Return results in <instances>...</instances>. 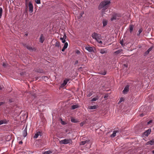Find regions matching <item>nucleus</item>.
Listing matches in <instances>:
<instances>
[{
	"instance_id": "obj_30",
	"label": "nucleus",
	"mask_w": 154,
	"mask_h": 154,
	"mask_svg": "<svg viewBox=\"0 0 154 154\" xmlns=\"http://www.w3.org/2000/svg\"><path fill=\"white\" fill-rule=\"evenodd\" d=\"M71 121L72 122L74 123H76L77 122V120L74 118L72 119Z\"/></svg>"
},
{
	"instance_id": "obj_23",
	"label": "nucleus",
	"mask_w": 154,
	"mask_h": 154,
	"mask_svg": "<svg viewBox=\"0 0 154 154\" xmlns=\"http://www.w3.org/2000/svg\"><path fill=\"white\" fill-rule=\"evenodd\" d=\"M103 26H105L107 25V21L106 20H103Z\"/></svg>"
},
{
	"instance_id": "obj_25",
	"label": "nucleus",
	"mask_w": 154,
	"mask_h": 154,
	"mask_svg": "<svg viewBox=\"0 0 154 154\" xmlns=\"http://www.w3.org/2000/svg\"><path fill=\"white\" fill-rule=\"evenodd\" d=\"M3 10L1 7H0V18H1L2 13Z\"/></svg>"
},
{
	"instance_id": "obj_53",
	"label": "nucleus",
	"mask_w": 154,
	"mask_h": 154,
	"mask_svg": "<svg viewBox=\"0 0 154 154\" xmlns=\"http://www.w3.org/2000/svg\"><path fill=\"white\" fill-rule=\"evenodd\" d=\"M152 153L153 154H154V150H152Z\"/></svg>"
},
{
	"instance_id": "obj_43",
	"label": "nucleus",
	"mask_w": 154,
	"mask_h": 154,
	"mask_svg": "<svg viewBox=\"0 0 154 154\" xmlns=\"http://www.w3.org/2000/svg\"><path fill=\"white\" fill-rule=\"evenodd\" d=\"M66 48H64V47H63V48L62 49V51L63 52V51H65V50L66 49Z\"/></svg>"
},
{
	"instance_id": "obj_1",
	"label": "nucleus",
	"mask_w": 154,
	"mask_h": 154,
	"mask_svg": "<svg viewBox=\"0 0 154 154\" xmlns=\"http://www.w3.org/2000/svg\"><path fill=\"white\" fill-rule=\"evenodd\" d=\"M110 3V2L108 0H104L102 1L98 6V9L101 10L102 12H104L109 7Z\"/></svg>"
},
{
	"instance_id": "obj_18",
	"label": "nucleus",
	"mask_w": 154,
	"mask_h": 154,
	"mask_svg": "<svg viewBox=\"0 0 154 154\" xmlns=\"http://www.w3.org/2000/svg\"><path fill=\"white\" fill-rule=\"evenodd\" d=\"M97 108V106L95 105L91 106L88 107V109H94Z\"/></svg>"
},
{
	"instance_id": "obj_12",
	"label": "nucleus",
	"mask_w": 154,
	"mask_h": 154,
	"mask_svg": "<svg viewBox=\"0 0 154 154\" xmlns=\"http://www.w3.org/2000/svg\"><path fill=\"white\" fill-rule=\"evenodd\" d=\"M39 136H41L42 133L41 132L38 131L35 134V135L34 136V138H37Z\"/></svg>"
},
{
	"instance_id": "obj_28",
	"label": "nucleus",
	"mask_w": 154,
	"mask_h": 154,
	"mask_svg": "<svg viewBox=\"0 0 154 154\" xmlns=\"http://www.w3.org/2000/svg\"><path fill=\"white\" fill-rule=\"evenodd\" d=\"M101 38H98V39H97L96 40L98 43H101V44L102 43V42L100 40L101 39Z\"/></svg>"
},
{
	"instance_id": "obj_9",
	"label": "nucleus",
	"mask_w": 154,
	"mask_h": 154,
	"mask_svg": "<svg viewBox=\"0 0 154 154\" xmlns=\"http://www.w3.org/2000/svg\"><path fill=\"white\" fill-rule=\"evenodd\" d=\"M69 81V79H67L64 80L63 82L61 85V87H63L65 86L67 84V82Z\"/></svg>"
},
{
	"instance_id": "obj_14",
	"label": "nucleus",
	"mask_w": 154,
	"mask_h": 154,
	"mask_svg": "<svg viewBox=\"0 0 154 154\" xmlns=\"http://www.w3.org/2000/svg\"><path fill=\"white\" fill-rule=\"evenodd\" d=\"M117 17V14H114L112 16V18L111 19V20L113 21L114 20H116Z\"/></svg>"
},
{
	"instance_id": "obj_6",
	"label": "nucleus",
	"mask_w": 154,
	"mask_h": 154,
	"mask_svg": "<svg viewBox=\"0 0 154 154\" xmlns=\"http://www.w3.org/2000/svg\"><path fill=\"white\" fill-rule=\"evenodd\" d=\"M85 49L89 52H94L93 48L91 47H86L85 48Z\"/></svg>"
},
{
	"instance_id": "obj_50",
	"label": "nucleus",
	"mask_w": 154,
	"mask_h": 154,
	"mask_svg": "<svg viewBox=\"0 0 154 154\" xmlns=\"http://www.w3.org/2000/svg\"><path fill=\"white\" fill-rule=\"evenodd\" d=\"M76 53L78 54L80 53V51H76Z\"/></svg>"
},
{
	"instance_id": "obj_37",
	"label": "nucleus",
	"mask_w": 154,
	"mask_h": 154,
	"mask_svg": "<svg viewBox=\"0 0 154 154\" xmlns=\"http://www.w3.org/2000/svg\"><path fill=\"white\" fill-rule=\"evenodd\" d=\"M66 36L65 34H64L63 37L61 38H63V39H66Z\"/></svg>"
},
{
	"instance_id": "obj_34",
	"label": "nucleus",
	"mask_w": 154,
	"mask_h": 154,
	"mask_svg": "<svg viewBox=\"0 0 154 154\" xmlns=\"http://www.w3.org/2000/svg\"><path fill=\"white\" fill-rule=\"evenodd\" d=\"M152 120H150L148 122H147V125H148L149 124H150L151 125H152L151 124L152 123Z\"/></svg>"
},
{
	"instance_id": "obj_19",
	"label": "nucleus",
	"mask_w": 154,
	"mask_h": 154,
	"mask_svg": "<svg viewBox=\"0 0 154 154\" xmlns=\"http://www.w3.org/2000/svg\"><path fill=\"white\" fill-rule=\"evenodd\" d=\"M134 28V26L133 25H130L129 26V29H130V33H131L133 31V29Z\"/></svg>"
},
{
	"instance_id": "obj_24",
	"label": "nucleus",
	"mask_w": 154,
	"mask_h": 154,
	"mask_svg": "<svg viewBox=\"0 0 154 154\" xmlns=\"http://www.w3.org/2000/svg\"><path fill=\"white\" fill-rule=\"evenodd\" d=\"M142 29H139L138 32L137 33V35L139 36L140 34V33L142 32Z\"/></svg>"
},
{
	"instance_id": "obj_46",
	"label": "nucleus",
	"mask_w": 154,
	"mask_h": 154,
	"mask_svg": "<svg viewBox=\"0 0 154 154\" xmlns=\"http://www.w3.org/2000/svg\"><path fill=\"white\" fill-rule=\"evenodd\" d=\"M120 44L122 45H123V41H121L120 42Z\"/></svg>"
},
{
	"instance_id": "obj_4",
	"label": "nucleus",
	"mask_w": 154,
	"mask_h": 154,
	"mask_svg": "<svg viewBox=\"0 0 154 154\" xmlns=\"http://www.w3.org/2000/svg\"><path fill=\"white\" fill-rule=\"evenodd\" d=\"M70 141V140L65 139L60 141V144H66L68 143H69Z\"/></svg>"
},
{
	"instance_id": "obj_32",
	"label": "nucleus",
	"mask_w": 154,
	"mask_h": 154,
	"mask_svg": "<svg viewBox=\"0 0 154 154\" xmlns=\"http://www.w3.org/2000/svg\"><path fill=\"white\" fill-rule=\"evenodd\" d=\"M35 3L38 4H39L41 3L40 0H35Z\"/></svg>"
},
{
	"instance_id": "obj_36",
	"label": "nucleus",
	"mask_w": 154,
	"mask_h": 154,
	"mask_svg": "<svg viewBox=\"0 0 154 154\" xmlns=\"http://www.w3.org/2000/svg\"><path fill=\"white\" fill-rule=\"evenodd\" d=\"M60 39L62 41V42L63 43H65L66 42V39H63V38H60Z\"/></svg>"
},
{
	"instance_id": "obj_33",
	"label": "nucleus",
	"mask_w": 154,
	"mask_h": 154,
	"mask_svg": "<svg viewBox=\"0 0 154 154\" xmlns=\"http://www.w3.org/2000/svg\"><path fill=\"white\" fill-rule=\"evenodd\" d=\"M68 44L67 42L65 43V44L64 45V46L63 47L64 48H66L68 47Z\"/></svg>"
},
{
	"instance_id": "obj_8",
	"label": "nucleus",
	"mask_w": 154,
	"mask_h": 154,
	"mask_svg": "<svg viewBox=\"0 0 154 154\" xmlns=\"http://www.w3.org/2000/svg\"><path fill=\"white\" fill-rule=\"evenodd\" d=\"M100 53L102 54H105L107 53V51L106 49H103L99 50Z\"/></svg>"
},
{
	"instance_id": "obj_45",
	"label": "nucleus",
	"mask_w": 154,
	"mask_h": 154,
	"mask_svg": "<svg viewBox=\"0 0 154 154\" xmlns=\"http://www.w3.org/2000/svg\"><path fill=\"white\" fill-rule=\"evenodd\" d=\"M4 102H0V106H1L2 105L4 104Z\"/></svg>"
},
{
	"instance_id": "obj_17",
	"label": "nucleus",
	"mask_w": 154,
	"mask_h": 154,
	"mask_svg": "<svg viewBox=\"0 0 154 154\" xmlns=\"http://www.w3.org/2000/svg\"><path fill=\"white\" fill-rule=\"evenodd\" d=\"M89 141V140H87L82 141L80 142V145H84L85 144V143H88Z\"/></svg>"
},
{
	"instance_id": "obj_27",
	"label": "nucleus",
	"mask_w": 154,
	"mask_h": 154,
	"mask_svg": "<svg viewBox=\"0 0 154 154\" xmlns=\"http://www.w3.org/2000/svg\"><path fill=\"white\" fill-rule=\"evenodd\" d=\"M26 48L30 51H32L33 50V48L29 46H26Z\"/></svg>"
},
{
	"instance_id": "obj_41",
	"label": "nucleus",
	"mask_w": 154,
	"mask_h": 154,
	"mask_svg": "<svg viewBox=\"0 0 154 154\" xmlns=\"http://www.w3.org/2000/svg\"><path fill=\"white\" fill-rule=\"evenodd\" d=\"M123 101V98H121L120 100L119 101V103H121Z\"/></svg>"
},
{
	"instance_id": "obj_22",
	"label": "nucleus",
	"mask_w": 154,
	"mask_h": 154,
	"mask_svg": "<svg viewBox=\"0 0 154 154\" xmlns=\"http://www.w3.org/2000/svg\"><path fill=\"white\" fill-rule=\"evenodd\" d=\"M106 71H104L103 72H99V74H100L105 75L106 74Z\"/></svg>"
},
{
	"instance_id": "obj_29",
	"label": "nucleus",
	"mask_w": 154,
	"mask_h": 154,
	"mask_svg": "<svg viewBox=\"0 0 154 154\" xmlns=\"http://www.w3.org/2000/svg\"><path fill=\"white\" fill-rule=\"evenodd\" d=\"M98 99V98L97 97H94L91 100V101H96Z\"/></svg>"
},
{
	"instance_id": "obj_11",
	"label": "nucleus",
	"mask_w": 154,
	"mask_h": 154,
	"mask_svg": "<svg viewBox=\"0 0 154 154\" xmlns=\"http://www.w3.org/2000/svg\"><path fill=\"white\" fill-rule=\"evenodd\" d=\"M119 132L118 130L114 131H113L112 134L111 135L110 137L112 138L115 137L116 135V133Z\"/></svg>"
},
{
	"instance_id": "obj_51",
	"label": "nucleus",
	"mask_w": 154,
	"mask_h": 154,
	"mask_svg": "<svg viewBox=\"0 0 154 154\" xmlns=\"http://www.w3.org/2000/svg\"><path fill=\"white\" fill-rule=\"evenodd\" d=\"M25 35L26 36H27L28 35V33H26L25 34Z\"/></svg>"
},
{
	"instance_id": "obj_26",
	"label": "nucleus",
	"mask_w": 154,
	"mask_h": 154,
	"mask_svg": "<svg viewBox=\"0 0 154 154\" xmlns=\"http://www.w3.org/2000/svg\"><path fill=\"white\" fill-rule=\"evenodd\" d=\"M77 107L78 106L76 105H73L72 106V108L73 109H74L76 108H77Z\"/></svg>"
},
{
	"instance_id": "obj_42",
	"label": "nucleus",
	"mask_w": 154,
	"mask_h": 154,
	"mask_svg": "<svg viewBox=\"0 0 154 154\" xmlns=\"http://www.w3.org/2000/svg\"><path fill=\"white\" fill-rule=\"evenodd\" d=\"M108 97V94H106L104 97V98H107Z\"/></svg>"
},
{
	"instance_id": "obj_40",
	"label": "nucleus",
	"mask_w": 154,
	"mask_h": 154,
	"mask_svg": "<svg viewBox=\"0 0 154 154\" xmlns=\"http://www.w3.org/2000/svg\"><path fill=\"white\" fill-rule=\"evenodd\" d=\"M92 95V93H89V94L87 95V96L88 97H90L91 96V95Z\"/></svg>"
},
{
	"instance_id": "obj_35",
	"label": "nucleus",
	"mask_w": 154,
	"mask_h": 154,
	"mask_svg": "<svg viewBox=\"0 0 154 154\" xmlns=\"http://www.w3.org/2000/svg\"><path fill=\"white\" fill-rule=\"evenodd\" d=\"M29 1V0H25V5L26 7H27L28 3Z\"/></svg>"
},
{
	"instance_id": "obj_16",
	"label": "nucleus",
	"mask_w": 154,
	"mask_h": 154,
	"mask_svg": "<svg viewBox=\"0 0 154 154\" xmlns=\"http://www.w3.org/2000/svg\"><path fill=\"white\" fill-rule=\"evenodd\" d=\"M27 134V129L26 128H25L23 131V135L24 137H26Z\"/></svg>"
},
{
	"instance_id": "obj_20",
	"label": "nucleus",
	"mask_w": 154,
	"mask_h": 154,
	"mask_svg": "<svg viewBox=\"0 0 154 154\" xmlns=\"http://www.w3.org/2000/svg\"><path fill=\"white\" fill-rule=\"evenodd\" d=\"M152 49V47H150L145 52V54L146 55L148 54L149 52L150 51H151Z\"/></svg>"
},
{
	"instance_id": "obj_15",
	"label": "nucleus",
	"mask_w": 154,
	"mask_h": 154,
	"mask_svg": "<svg viewBox=\"0 0 154 154\" xmlns=\"http://www.w3.org/2000/svg\"><path fill=\"white\" fill-rule=\"evenodd\" d=\"M154 144V140H151L148 141L146 143V145H152Z\"/></svg>"
},
{
	"instance_id": "obj_21",
	"label": "nucleus",
	"mask_w": 154,
	"mask_h": 154,
	"mask_svg": "<svg viewBox=\"0 0 154 154\" xmlns=\"http://www.w3.org/2000/svg\"><path fill=\"white\" fill-rule=\"evenodd\" d=\"M52 153V152L50 150H49L46 151H45L44 152L43 154H50V153Z\"/></svg>"
},
{
	"instance_id": "obj_31",
	"label": "nucleus",
	"mask_w": 154,
	"mask_h": 154,
	"mask_svg": "<svg viewBox=\"0 0 154 154\" xmlns=\"http://www.w3.org/2000/svg\"><path fill=\"white\" fill-rule=\"evenodd\" d=\"M55 45L56 47H59L60 46L59 42L57 41L55 44Z\"/></svg>"
},
{
	"instance_id": "obj_48",
	"label": "nucleus",
	"mask_w": 154,
	"mask_h": 154,
	"mask_svg": "<svg viewBox=\"0 0 154 154\" xmlns=\"http://www.w3.org/2000/svg\"><path fill=\"white\" fill-rule=\"evenodd\" d=\"M84 124V123L82 122V123H80V125H81V126H82Z\"/></svg>"
},
{
	"instance_id": "obj_52",
	"label": "nucleus",
	"mask_w": 154,
	"mask_h": 154,
	"mask_svg": "<svg viewBox=\"0 0 154 154\" xmlns=\"http://www.w3.org/2000/svg\"><path fill=\"white\" fill-rule=\"evenodd\" d=\"M140 116L142 117V116H143V114H140Z\"/></svg>"
},
{
	"instance_id": "obj_2",
	"label": "nucleus",
	"mask_w": 154,
	"mask_h": 154,
	"mask_svg": "<svg viewBox=\"0 0 154 154\" xmlns=\"http://www.w3.org/2000/svg\"><path fill=\"white\" fill-rule=\"evenodd\" d=\"M92 37L93 39H94L96 40L98 39V38H101L100 34H98L95 32H94L92 34Z\"/></svg>"
},
{
	"instance_id": "obj_44",
	"label": "nucleus",
	"mask_w": 154,
	"mask_h": 154,
	"mask_svg": "<svg viewBox=\"0 0 154 154\" xmlns=\"http://www.w3.org/2000/svg\"><path fill=\"white\" fill-rule=\"evenodd\" d=\"M3 87L2 85H0V90H2Z\"/></svg>"
},
{
	"instance_id": "obj_10",
	"label": "nucleus",
	"mask_w": 154,
	"mask_h": 154,
	"mask_svg": "<svg viewBox=\"0 0 154 154\" xmlns=\"http://www.w3.org/2000/svg\"><path fill=\"white\" fill-rule=\"evenodd\" d=\"M45 40V38L44 36V35L43 34H42L39 38V41L40 42L42 43Z\"/></svg>"
},
{
	"instance_id": "obj_3",
	"label": "nucleus",
	"mask_w": 154,
	"mask_h": 154,
	"mask_svg": "<svg viewBox=\"0 0 154 154\" xmlns=\"http://www.w3.org/2000/svg\"><path fill=\"white\" fill-rule=\"evenodd\" d=\"M29 11L30 13L32 12L33 11V6L32 3L30 2H29Z\"/></svg>"
},
{
	"instance_id": "obj_7",
	"label": "nucleus",
	"mask_w": 154,
	"mask_h": 154,
	"mask_svg": "<svg viewBox=\"0 0 154 154\" xmlns=\"http://www.w3.org/2000/svg\"><path fill=\"white\" fill-rule=\"evenodd\" d=\"M151 131V129H149L148 130L146 131L144 133V135L146 136H148V135L150 134Z\"/></svg>"
},
{
	"instance_id": "obj_54",
	"label": "nucleus",
	"mask_w": 154,
	"mask_h": 154,
	"mask_svg": "<svg viewBox=\"0 0 154 154\" xmlns=\"http://www.w3.org/2000/svg\"><path fill=\"white\" fill-rule=\"evenodd\" d=\"M124 66H125V67H127V65H126V64H125V65H124Z\"/></svg>"
},
{
	"instance_id": "obj_49",
	"label": "nucleus",
	"mask_w": 154,
	"mask_h": 154,
	"mask_svg": "<svg viewBox=\"0 0 154 154\" xmlns=\"http://www.w3.org/2000/svg\"><path fill=\"white\" fill-rule=\"evenodd\" d=\"M22 143H23V142H22V141H20V142H19V144H22Z\"/></svg>"
},
{
	"instance_id": "obj_5",
	"label": "nucleus",
	"mask_w": 154,
	"mask_h": 154,
	"mask_svg": "<svg viewBox=\"0 0 154 154\" xmlns=\"http://www.w3.org/2000/svg\"><path fill=\"white\" fill-rule=\"evenodd\" d=\"M129 86L128 85L126 86L122 91L123 93L124 94H126L129 90Z\"/></svg>"
},
{
	"instance_id": "obj_38",
	"label": "nucleus",
	"mask_w": 154,
	"mask_h": 154,
	"mask_svg": "<svg viewBox=\"0 0 154 154\" xmlns=\"http://www.w3.org/2000/svg\"><path fill=\"white\" fill-rule=\"evenodd\" d=\"M4 122L3 120L0 121V125L3 124L4 123Z\"/></svg>"
},
{
	"instance_id": "obj_39",
	"label": "nucleus",
	"mask_w": 154,
	"mask_h": 154,
	"mask_svg": "<svg viewBox=\"0 0 154 154\" xmlns=\"http://www.w3.org/2000/svg\"><path fill=\"white\" fill-rule=\"evenodd\" d=\"M7 64L6 63H3V66L5 67H6L7 66Z\"/></svg>"
},
{
	"instance_id": "obj_47",
	"label": "nucleus",
	"mask_w": 154,
	"mask_h": 154,
	"mask_svg": "<svg viewBox=\"0 0 154 154\" xmlns=\"http://www.w3.org/2000/svg\"><path fill=\"white\" fill-rule=\"evenodd\" d=\"M78 63V60H76L75 62V64H77Z\"/></svg>"
},
{
	"instance_id": "obj_13",
	"label": "nucleus",
	"mask_w": 154,
	"mask_h": 154,
	"mask_svg": "<svg viewBox=\"0 0 154 154\" xmlns=\"http://www.w3.org/2000/svg\"><path fill=\"white\" fill-rule=\"evenodd\" d=\"M122 49H119L114 52V54L116 55L119 54L120 53L121 54L122 53Z\"/></svg>"
}]
</instances>
